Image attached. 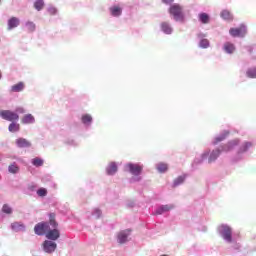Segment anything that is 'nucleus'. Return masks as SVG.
I'll return each mask as SVG.
<instances>
[{"instance_id": "1", "label": "nucleus", "mask_w": 256, "mask_h": 256, "mask_svg": "<svg viewBox=\"0 0 256 256\" xmlns=\"http://www.w3.org/2000/svg\"><path fill=\"white\" fill-rule=\"evenodd\" d=\"M240 144H241V140L239 139L230 140L220 148H217L212 152H209V155L207 158L208 163H215L217 159H219V156L221 155V153H231V151H233Z\"/></svg>"}, {"instance_id": "2", "label": "nucleus", "mask_w": 256, "mask_h": 256, "mask_svg": "<svg viewBox=\"0 0 256 256\" xmlns=\"http://www.w3.org/2000/svg\"><path fill=\"white\" fill-rule=\"evenodd\" d=\"M142 163L129 162L124 165V170L130 173L133 177L130 179V183H139L141 181V174L143 173Z\"/></svg>"}, {"instance_id": "3", "label": "nucleus", "mask_w": 256, "mask_h": 256, "mask_svg": "<svg viewBox=\"0 0 256 256\" xmlns=\"http://www.w3.org/2000/svg\"><path fill=\"white\" fill-rule=\"evenodd\" d=\"M253 147V142L251 141H244L238 147L236 153L231 157V163H241L243 159H245V153L249 151V149Z\"/></svg>"}, {"instance_id": "4", "label": "nucleus", "mask_w": 256, "mask_h": 256, "mask_svg": "<svg viewBox=\"0 0 256 256\" xmlns=\"http://www.w3.org/2000/svg\"><path fill=\"white\" fill-rule=\"evenodd\" d=\"M168 12L171 15L173 21L176 23H185V13L183 12V6L174 3L169 7Z\"/></svg>"}, {"instance_id": "5", "label": "nucleus", "mask_w": 256, "mask_h": 256, "mask_svg": "<svg viewBox=\"0 0 256 256\" xmlns=\"http://www.w3.org/2000/svg\"><path fill=\"white\" fill-rule=\"evenodd\" d=\"M218 234L225 243H233V228L228 224H221L217 228Z\"/></svg>"}, {"instance_id": "6", "label": "nucleus", "mask_w": 256, "mask_h": 256, "mask_svg": "<svg viewBox=\"0 0 256 256\" xmlns=\"http://www.w3.org/2000/svg\"><path fill=\"white\" fill-rule=\"evenodd\" d=\"M0 117L4 119V121H10L11 123L13 121H19V114L11 110H1Z\"/></svg>"}, {"instance_id": "7", "label": "nucleus", "mask_w": 256, "mask_h": 256, "mask_svg": "<svg viewBox=\"0 0 256 256\" xmlns=\"http://www.w3.org/2000/svg\"><path fill=\"white\" fill-rule=\"evenodd\" d=\"M49 231V222H39L34 227V233L39 236L47 235Z\"/></svg>"}, {"instance_id": "8", "label": "nucleus", "mask_w": 256, "mask_h": 256, "mask_svg": "<svg viewBox=\"0 0 256 256\" xmlns=\"http://www.w3.org/2000/svg\"><path fill=\"white\" fill-rule=\"evenodd\" d=\"M42 249L44 253L51 255L57 251V243L53 242L52 240H45L42 244Z\"/></svg>"}, {"instance_id": "9", "label": "nucleus", "mask_w": 256, "mask_h": 256, "mask_svg": "<svg viewBox=\"0 0 256 256\" xmlns=\"http://www.w3.org/2000/svg\"><path fill=\"white\" fill-rule=\"evenodd\" d=\"M229 33L231 37L243 38L245 35H247V26L242 24L238 28H230Z\"/></svg>"}, {"instance_id": "10", "label": "nucleus", "mask_w": 256, "mask_h": 256, "mask_svg": "<svg viewBox=\"0 0 256 256\" xmlns=\"http://www.w3.org/2000/svg\"><path fill=\"white\" fill-rule=\"evenodd\" d=\"M129 237H131V229L121 230L117 234V242L120 245H125L129 241Z\"/></svg>"}, {"instance_id": "11", "label": "nucleus", "mask_w": 256, "mask_h": 256, "mask_svg": "<svg viewBox=\"0 0 256 256\" xmlns=\"http://www.w3.org/2000/svg\"><path fill=\"white\" fill-rule=\"evenodd\" d=\"M209 153V150H205L200 156H197L192 162V169H197L199 165H203V161H207Z\"/></svg>"}, {"instance_id": "12", "label": "nucleus", "mask_w": 256, "mask_h": 256, "mask_svg": "<svg viewBox=\"0 0 256 256\" xmlns=\"http://www.w3.org/2000/svg\"><path fill=\"white\" fill-rule=\"evenodd\" d=\"M172 209H175V205L173 204L159 205L155 209L154 215H163L165 213H169Z\"/></svg>"}, {"instance_id": "13", "label": "nucleus", "mask_w": 256, "mask_h": 256, "mask_svg": "<svg viewBox=\"0 0 256 256\" xmlns=\"http://www.w3.org/2000/svg\"><path fill=\"white\" fill-rule=\"evenodd\" d=\"M109 13L111 17L119 18L121 15H123V6L120 4L112 5L109 8Z\"/></svg>"}, {"instance_id": "14", "label": "nucleus", "mask_w": 256, "mask_h": 256, "mask_svg": "<svg viewBox=\"0 0 256 256\" xmlns=\"http://www.w3.org/2000/svg\"><path fill=\"white\" fill-rule=\"evenodd\" d=\"M59 237H61V232H59V229L54 228V229H48V231L46 232V239H48L49 241H57V239H59Z\"/></svg>"}, {"instance_id": "15", "label": "nucleus", "mask_w": 256, "mask_h": 256, "mask_svg": "<svg viewBox=\"0 0 256 256\" xmlns=\"http://www.w3.org/2000/svg\"><path fill=\"white\" fill-rule=\"evenodd\" d=\"M222 51L226 53V55H233L235 51H237V46L232 42L227 41L222 45Z\"/></svg>"}, {"instance_id": "16", "label": "nucleus", "mask_w": 256, "mask_h": 256, "mask_svg": "<svg viewBox=\"0 0 256 256\" xmlns=\"http://www.w3.org/2000/svg\"><path fill=\"white\" fill-rule=\"evenodd\" d=\"M160 31L164 33V35H173L174 29L169 22L164 21L160 23Z\"/></svg>"}, {"instance_id": "17", "label": "nucleus", "mask_w": 256, "mask_h": 256, "mask_svg": "<svg viewBox=\"0 0 256 256\" xmlns=\"http://www.w3.org/2000/svg\"><path fill=\"white\" fill-rule=\"evenodd\" d=\"M81 123L84 125L85 129H91L93 125V116L91 114H83L81 116Z\"/></svg>"}, {"instance_id": "18", "label": "nucleus", "mask_w": 256, "mask_h": 256, "mask_svg": "<svg viewBox=\"0 0 256 256\" xmlns=\"http://www.w3.org/2000/svg\"><path fill=\"white\" fill-rule=\"evenodd\" d=\"M37 191V184L35 183H28L24 188H23V194L28 195L29 197L33 196V194Z\"/></svg>"}, {"instance_id": "19", "label": "nucleus", "mask_w": 256, "mask_h": 256, "mask_svg": "<svg viewBox=\"0 0 256 256\" xmlns=\"http://www.w3.org/2000/svg\"><path fill=\"white\" fill-rule=\"evenodd\" d=\"M119 171V167L117 166V162H110L106 167V174L110 177H113Z\"/></svg>"}, {"instance_id": "20", "label": "nucleus", "mask_w": 256, "mask_h": 256, "mask_svg": "<svg viewBox=\"0 0 256 256\" xmlns=\"http://www.w3.org/2000/svg\"><path fill=\"white\" fill-rule=\"evenodd\" d=\"M22 125H33L35 123V116L33 114H25L21 119Z\"/></svg>"}, {"instance_id": "21", "label": "nucleus", "mask_w": 256, "mask_h": 256, "mask_svg": "<svg viewBox=\"0 0 256 256\" xmlns=\"http://www.w3.org/2000/svg\"><path fill=\"white\" fill-rule=\"evenodd\" d=\"M227 135H229V132L224 130L221 134L212 140V145H218V143H221V141H225V139H227Z\"/></svg>"}, {"instance_id": "22", "label": "nucleus", "mask_w": 256, "mask_h": 256, "mask_svg": "<svg viewBox=\"0 0 256 256\" xmlns=\"http://www.w3.org/2000/svg\"><path fill=\"white\" fill-rule=\"evenodd\" d=\"M16 145L17 147H19V149H25V148L31 147V143L29 142V140L25 138L16 139Z\"/></svg>"}, {"instance_id": "23", "label": "nucleus", "mask_w": 256, "mask_h": 256, "mask_svg": "<svg viewBox=\"0 0 256 256\" xmlns=\"http://www.w3.org/2000/svg\"><path fill=\"white\" fill-rule=\"evenodd\" d=\"M198 21L202 23L203 25H207L211 21V16L205 12H201L198 14Z\"/></svg>"}, {"instance_id": "24", "label": "nucleus", "mask_w": 256, "mask_h": 256, "mask_svg": "<svg viewBox=\"0 0 256 256\" xmlns=\"http://www.w3.org/2000/svg\"><path fill=\"white\" fill-rule=\"evenodd\" d=\"M11 229L12 231H15V233H19L21 231H26V226L21 222H13L11 224Z\"/></svg>"}, {"instance_id": "25", "label": "nucleus", "mask_w": 256, "mask_h": 256, "mask_svg": "<svg viewBox=\"0 0 256 256\" xmlns=\"http://www.w3.org/2000/svg\"><path fill=\"white\" fill-rule=\"evenodd\" d=\"M185 179H187V175H185V174L180 175L176 179H174V181L172 183L173 189H176V187L183 185V183H185Z\"/></svg>"}, {"instance_id": "26", "label": "nucleus", "mask_w": 256, "mask_h": 256, "mask_svg": "<svg viewBox=\"0 0 256 256\" xmlns=\"http://www.w3.org/2000/svg\"><path fill=\"white\" fill-rule=\"evenodd\" d=\"M21 23L19 18L12 17L8 20V31H11L12 29L17 28V26Z\"/></svg>"}, {"instance_id": "27", "label": "nucleus", "mask_w": 256, "mask_h": 256, "mask_svg": "<svg viewBox=\"0 0 256 256\" xmlns=\"http://www.w3.org/2000/svg\"><path fill=\"white\" fill-rule=\"evenodd\" d=\"M25 89V84L23 82H19L13 86H11L12 93H21Z\"/></svg>"}, {"instance_id": "28", "label": "nucleus", "mask_w": 256, "mask_h": 256, "mask_svg": "<svg viewBox=\"0 0 256 256\" xmlns=\"http://www.w3.org/2000/svg\"><path fill=\"white\" fill-rule=\"evenodd\" d=\"M20 128H21V126L19 125V123L13 121L12 123L9 124L8 131L10 133H17Z\"/></svg>"}, {"instance_id": "29", "label": "nucleus", "mask_w": 256, "mask_h": 256, "mask_svg": "<svg viewBox=\"0 0 256 256\" xmlns=\"http://www.w3.org/2000/svg\"><path fill=\"white\" fill-rule=\"evenodd\" d=\"M220 17H222L225 21H233V14H231L229 10H223Z\"/></svg>"}, {"instance_id": "30", "label": "nucleus", "mask_w": 256, "mask_h": 256, "mask_svg": "<svg viewBox=\"0 0 256 256\" xmlns=\"http://www.w3.org/2000/svg\"><path fill=\"white\" fill-rule=\"evenodd\" d=\"M156 168H157L158 173H167V171L169 169V165L161 162L156 165Z\"/></svg>"}, {"instance_id": "31", "label": "nucleus", "mask_w": 256, "mask_h": 256, "mask_svg": "<svg viewBox=\"0 0 256 256\" xmlns=\"http://www.w3.org/2000/svg\"><path fill=\"white\" fill-rule=\"evenodd\" d=\"M43 7H45V0H36L34 2V9L36 11H43Z\"/></svg>"}, {"instance_id": "32", "label": "nucleus", "mask_w": 256, "mask_h": 256, "mask_svg": "<svg viewBox=\"0 0 256 256\" xmlns=\"http://www.w3.org/2000/svg\"><path fill=\"white\" fill-rule=\"evenodd\" d=\"M246 77H248V79H256V67L248 68Z\"/></svg>"}, {"instance_id": "33", "label": "nucleus", "mask_w": 256, "mask_h": 256, "mask_svg": "<svg viewBox=\"0 0 256 256\" xmlns=\"http://www.w3.org/2000/svg\"><path fill=\"white\" fill-rule=\"evenodd\" d=\"M229 245H232L231 246V249L234 253H239V251H241V244L237 243L235 241V239H233V242L231 243H228Z\"/></svg>"}, {"instance_id": "34", "label": "nucleus", "mask_w": 256, "mask_h": 256, "mask_svg": "<svg viewBox=\"0 0 256 256\" xmlns=\"http://www.w3.org/2000/svg\"><path fill=\"white\" fill-rule=\"evenodd\" d=\"M211 43L209 42V40L206 39H202L199 41L198 46L200 47V49H209Z\"/></svg>"}, {"instance_id": "35", "label": "nucleus", "mask_w": 256, "mask_h": 256, "mask_svg": "<svg viewBox=\"0 0 256 256\" xmlns=\"http://www.w3.org/2000/svg\"><path fill=\"white\" fill-rule=\"evenodd\" d=\"M31 163L34 165V167H43L44 161L43 159L36 157L31 160Z\"/></svg>"}, {"instance_id": "36", "label": "nucleus", "mask_w": 256, "mask_h": 256, "mask_svg": "<svg viewBox=\"0 0 256 256\" xmlns=\"http://www.w3.org/2000/svg\"><path fill=\"white\" fill-rule=\"evenodd\" d=\"M48 225H51V227H53V229H55L57 227V222L55 221V213H50L49 214V223Z\"/></svg>"}, {"instance_id": "37", "label": "nucleus", "mask_w": 256, "mask_h": 256, "mask_svg": "<svg viewBox=\"0 0 256 256\" xmlns=\"http://www.w3.org/2000/svg\"><path fill=\"white\" fill-rule=\"evenodd\" d=\"M25 27L29 33H33V31H35V29H36L35 24L31 21L26 22Z\"/></svg>"}, {"instance_id": "38", "label": "nucleus", "mask_w": 256, "mask_h": 256, "mask_svg": "<svg viewBox=\"0 0 256 256\" xmlns=\"http://www.w3.org/2000/svg\"><path fill=\"white\" fill-rule=\"evenodd\" d=\"M2 212H4L6 215H11V213H13V208H11V206L8 204H4L2 207Z\"/></svg>"}, {"instance_id": "39", "label": "nucleus", "mask_w": 256, "mask_h": 256, "mask_svg": "<svg viewBox=\"0 0 256 256\" xmlns=\"http://www.w3.org/2000/svg\"><path fill=\"white\" fill-rule=\"evenodd\" d=\"M16 115H25L27 113V110L23 106H18L15 108Z\"/></svg>"}, {"instance_id": "40", "label": "nucleus", "mask_w": 256, "mask_h": 256, "mask_svg": "<svg viewBox=\"0 0 256 256\" xmlns=\"http://www.w3.org/2000/svg\"><path fill=\"white\" fill-rule=\"evenodd\" d=\"M102 215V212L99 208H95L93 211H92V217H94V219H99Z\"/></svg>"}, {"instance_id": "41", "label": "nucleus", "mask_w": 256, "mask_h": 256, "mask_svg": "<svg viewBox=\"0 0 256 256\" xmlns=\"http://www.w3.org/2000/svg\"><path fill=\"white\" fill-rule=\"evenodd\" d=\"M38 197H47V190L45 188H39L36 191Z\"/></svg>"}, {"instance_id": "42", "label": "nucleus", "mask_w": 256, "mask_h": 256, "mask_svg": "<svg viewBox=\"0 0 256 256\" xmlns=\"http://www.w3.org/2000/svg\"><path fill=\"white\" fill-rule=\"evenodd\" d=\"M9 173H18L19 172V167L15 164H12L8 167Z\"/></svg>"}, {"instance_id": "43", "label": "nucleus", "mask_w": 256, "mask_h": 256, "mask_svg": "<svg viewBox=\"0 0 256 256\" xmlns=\"http://www.w3.org/2000/svg\"><path fill=\"white\" fill-rule=\"evenodd\" d=\"M48 13L50 15H57V8H55L53 6L48 7Z\"/></svg>"}, {"instance_id": "44", "label": "nucleus", "mask_w": 256, "mask_h": 256, "mask_svg": "<svg viewBox=\"0 0 256 256\" xmlns=\"http://www.w3.org/2000/svg\"><path fill=\"white\" fill-rule=\"evenodd\" d=\"M197 37L200 39V41H202V39H206L205 37H207V34L200 32L197 34Z\"/></svg>"}, {"instance_id": "45", "label": "nucleus", "mask_w": 256, "mask_h": 256, "mask_svg": "<svg viewBox=\"0 0 256 256\" xmlns=\"http://www.w3.org/2000/svg\"><path fill=\"white\" fill-rule=\"evenodd\" d=\"M68 145H71L72 147H77L78 143L75 140H68L67 142Z\"/></svg>"}, {"instance_id": "46", "label": "nucleus", "mask_w": 256, "mask_h": 256, "mask_svg": "<svg viewBox=\"0 0 256 256\" xmlns=\"http://www.w3.org/2000/svg\"><path fill=\"white\" fill-rule=\"evenodd\" d=\"M174 2L175 0H162V3H164V5H171Z\"/></svg>"}, {"instance_id": "47", "label": "nucleus", "mask_w": 256, "mask_h": 256, "mask_svg": "<svg viewBox=\"0 0 256 256\" xmlns=\"http://www.w3.org/2000/svg\"><path fill=\"white\" fill-rule=\"evenodd\" d=\"M128 207H135V202L128 203Z\"/></svg>"}, {"instance_id": "48", "label": "nucleus", "mask_w": 256, "mask_h": 256, "mask_svg": "<svg viewBox=\"0 0 256 256\" xmlns=\"http://www.w3.org/2000/svg\"><path fill=\"white\" fill-rule=\"evenodd\" d=\"M2 77H3V75H2L1 72H0V79H2Z\"/></svg>"}]
</instances>
